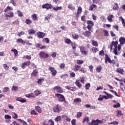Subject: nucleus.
Here are the masks:
<instances>
[{
	"instance_id": "1",
	"label": "nucleus",
	"mask_w": 125,
	"mask_h": 125,
	"mask_svg": "<svg viewBox=\"0 0 125 125\" xmlns=\"http://www.w3.org/2000/svg\"><path fill=\"white\" fill-rule=\"evenodd\" d=\"M55 96L56 97H57L60 102H64V103H66V102H67L64 95L61 94L57 93L55 94Z\"/></svg>"
},
{
	"instance_id": "2",
	"label": "nucleus",
	"mask_w": 125,
	"mask_h": 125,
	"mask_svg": "<svg viewBox=\"0 0 125 125\" xmlns=\"http://www.w3.org/2000/svg\"><path fill=\"white\" fill-rule=\"evenodd\" d=\"M53 111L54 113H58V114H59L62 111V106L59 104H58L53 107Z\"/></svg>"
},
{
	"instance_id": "3",
	"label": "nucleus",
	"mask_w": 125,
	"mask_h": 125,
	"mask_svg": "<svg viewBox=\"0 0 125 125\" xmlns=\"http://www.w3.org/2000/svg\"><path fill=\"white\" fill-rule=\"evenodd\" d=\"M105 63L106 64L107 62H108L110 64H113L115 65L116 64V61L114 60H111L109 56L107 54H105Z\"/></svg>"
},
{
	"instance_id": "4",
	"label": "nucleus",
	"mask_w": 125,
	"mask_h": 125,
	"mask_svg": "<svg viewBox=\"0 0 125 125\" xmlns=\"http://www.w3.org/2000/svg\"><path fill=\"white\" fill-rule=\"evenodd\" d=\"M39 56L40 58H43V59H46V58H48V57H49L48 54L44 51L40 52L39 53Z\"/></svg>"
},
{
	"instance_id": "5",
	"label": "nucleus",
	"mask_w": 125,
	"mask_h": 125,
	"mask_svg": "<svg viewBox=\"0 0 125 125\" xmlns=\"http://www.w3.org/2000/svg\"><path fill=\"white\" fill-rule=\"evenodd\" d=\"M82 12H83V8L81 6H79L77 9V12L75 13V17L77 18V20H78L79 17H80V15L82 14Z\"/></svg>"
},
{
	"instance_id": "6",
	"label": "nucleus",
	"mask_w": 125,
	"mask_h": 125,
	"mask_svg": "<svg viewBox=\"0 0 125 125\" xmlns=\"http://www.w3.org/2000/svg\"><path fill=\"white\" fill-rule=\"evenodd\" d=\"M42 8H43V9H45L47 10H48L49 9H51L52 8H53V6L51 4L46 3L42 5Z\"/></svg>"
},
{
	"instance_id": "7",
	"label": "nucleus",
	"mask_w": 125,
	"mask_h": 125,
	"mask_svg": "<svg viewBox=\"0 0 125 125\" xmlns=\"http://www.w3.org/2000/svg\"><path fill=\"white\" fill-rule=\"evenodd\" d=\"M87 25V28L89 31H92L91 30V28L93 27L94 25V23H93V21H86Z\"/></svg>"
},
{
	"instance_id": "8",
	"label": "nucleus",
	"mask_w": 125,
	"mask_h": 125,
	"mask_svg": "<svg viewBox=\"0 0 125 125\" xmlns=\"http://www.w3.org/2000/svg\"><path fill=\"white\" fill-rule=\"evenodd\" d=\"M48 70L50 71L51 74L53 77H55V76L57 75V71L54 69V67L49 66Z\"/></svg>"
},
{
	"instance_id": "9",
	"label": "nucleus",
	"mask_w": 125,
	"mask_h": 125,
	"mask_svg": "<svg viewBox=\"0 0 125 125\" xmlns=\"http://www.w3.org/2000/svg\"><path fill=\"white\" fill-rule=\"evenodd\" d=\"M80 51L83 55H87L88 54V51L86 50V49H85V47L83 46H81L80 47Z\"/></svg>"
},
{
	"instance_id": "10",
	"label": "nucleus",
	"mask_w": 125,
	"mask_h": 125,
	"mask_svg": "<svg viewBox=\"0 0 125 125\" xmlns=\"http://www.w3.org/2000/svg\"><path fill=\"white\" fill-rule=\"evenodd\" d=\"M53 89V90H56L57 92L59 93H63V89L59 86H55Z\"/></svg>"
},
{
	"instance_id": "11",
	"label": "nucleus",
	"mask_w": 125,
	"mask_h": 125,
	"mask_svg": "<svg viewBox=\"0 0 125 125\" xmlns=\"http://www.w3.org/2000/svg\"><path fill=\"white\" fill-rule=\"evenodd\" d=\"M99 124H103V121L97 119L96 120H92L91 122V125H98Z\"/></svg>"
},
{
	"instance_id": "12",
	"label": "nucleus",
	"mask_w": 125,
	"mask_h": 125,
	"mask_svg": "<svg viewBox=\"0 0 125 125\" xmlns=\"http://www.w3.org/2000/svg\"><path fill=\"white\" fill-rule=\"evenodd\" d=\"M83 35L86 38H89L91 36V32L90 30H86L83 33Z\"/></svg>"
},
{
	"instance_id": "13",
	"label": "nucleus",
	"mask_w": 125,
	"mask_h": 125,
	"mask_svg": "<svg viewBox=\"0 0 125 125\" xmlns=\"http://www.w3.org/2000/svg\"><path fill=\"white\" fill-rule=\"evenodd\" d=\"M31 64V61H28L27 62H23L21 66V67L22 68V69H25V68H26V66H30Z\"/></svg>"
},
{
	"instance_id": "14",
	"label": "nucleus",
	"mask_w": 125,
	"mask_h": 125,
	"mask_svg": "<svg viewBox=\"0 0 125 125\" xmlns=\"http://www.w3.org/2000/svg\"><path fill=\"white\" fill-rule=\"evenodd\" d=\"M36 34L39 39H42V38H43L44 36H45V34L42 32H38L36 33Z\"/></svg>"
},
{
	"instance_id": "15",
	"label": "nucleus",
	"mask_w": 125,
	"mask_h": 125,
	"mask_svg": "<svg viewBox=\"0 0 125 125\" xmlns=\"http://www.w3.org/2000/svg\"><path fill=\"white\" fill-rule=\"evenodd\" d=\"M116 72L121 75H124V74H125V70L123 68H118L116 69Z\"/></svg>"
},
{
	"instance_id": "16",
	"label": "nucleus",
	"mask_w": 125,
	"mask_h": 125,
	"mask_svg": "<svg viewBox=\"0 0 125 125\" xmlns=\"http://www.w3.org/2000/svg\"><path fill=\"white\" fill-rule=\"evenodd\" d=\"M119 42L120 44L123 45V44H125V38L121 37L119 38Z\"/></svg>"
},
{
	"instance_id": "17",
	"label": "nucleus",
	"mask_w": 125,
	"mask_h": 125,
	"mask_svg": "<svg viewBox=\"0 0 125 125\" xmlns=\"http://www.w3.org/2000/svg\"><path fill=\"white\" fill-rule=\"evenodd\" d=\"M17 101H19L20 102H21V103H25L27 102L26 100H25L21 97H18L16 99Z\"/></svg>"
},
{
	"instance_id": "18",
	"label": "nucleus",
	"mask_w": 125,
	"mask_h": 125,
	"mask_svg": "<svg viewBox=\"0 0 125 125\" xmlns=\"http://www.w3.org/2000/svg\"><path fill=\"white\" fill-rule=\"evenodd\" d=\"M38 73L39 72L37 70V69H34L32 73L31 74V76L32 77H37Z\"/></svg>"
},
{
	"instance_id": "19",
	"label": "nucleus",
	"mask_w": 125,
	"mask_h": 125,
	"mask_svg": "<svg viewBox=\"0 0 125 125\" xmlns=\"http://www.w3.org/2000/svg\"><path fill=\"white\" fill-rule=\"evenodd\" d=\"M62 118L65 120V121H66V122H68V123L71 122V119L70 117L67 116L65 115H63L62 116Z\"/></svg>"
},
{
	"instance_id": "20",
	"label": "nucleus",
	"mask_w": 125,
	"mask_h": 125,
	"mask_svg": "<svg viewBox=\"0 0 125 125\" xmlns=\"http://www.w3.org/2000/svg\"><path fill=\"white\" fill-rule=\"evenodd\" d=\"M14 16V13L13 12H11L10 13L8 14H5V17H9V18H12Z\"/></svg>"
},
{
	"instance_id": "21",
	"label": "nucleus",
	"mask_w": 125,
	"mask_h": 125,
	"mask_svg": "<svg viewBox=\"0 0 125 125\" xmlns=\"http://www.w3.org/2000/svg\"><path fill=\"white\" fill-rule=\"evenodd\" d=\"M9 10H13V7L10 6H7V7L4 10V12L6 13V12L9 11Z\"/></svg>"
},
{
	"instance_id": "22",
	"label": "nucleus",
	"mask_w": 125,
	"mask_h": 125,
	"mask_svg": "<svg viewBox=\"0 0 125 125\" xmlns=\"http://www.w3.org/2000/svg\"><path fill=\"white\" fill-rule=\"evenodd\" d=\"M80 68H81V66H80L78 64H75L74 66V72H78V71H79V70H80Z\"/></svg>"
},
{
	"instance_id": "23",
	"label": "nucleus",
	"mask_w": 125,
	"mask_h": 125,
	"mask_svg": "<svg viewBox=\"0 0 125 125\" xmlns=\"http://www.w3.org/2000/svg\"><path fill=\"white\" fill-rule=\"evenodd\" d=\"M96 7H97V6L94 3H93L90 5L89 7V10H90V11H92V10H93V8H96Z\"/></svg>"
},
{
	"instance_id": "24",
	"label": "nucleus",
	"mask_w": 125,
	"mask_h": 125,
	"mask_svg": "<svg viewBox=\"0 0 125 125\" xmlns=\"http://www.w3.org/2000/svg\"><path fill=\"white\" fill-rule=\"evenodd\" d=\"M35 109L36 111H37V112L40 113V114L42 112V108L39 106H35Z\"/></svg>"
},
{
	"instance_id": "25",
	"label": "nucleus",
	"mask_w": 125,
	"mask_h": 125,
	"mask_svg": "<svg viewBox=\"0 0 125 125\" xmlns=\"http://www.w3.org/2000/svg\"><path fill=\"white\" fill-rule=\"evenodd\" d=\"M17 42H19L20 43H22L23 45H25L26 42L24 41L22 39H18L17 40Z\"/></svg>"
},
{
	"instance_id": "26",
	"label": "nucleus",
	"mask_w": 125,
	"mask_h": 125,
	"mask_svg": "<svg viewBox=\"0 0 125 125\" xmlns=\"http://www.w3.org/2000/svg\"><path fill=\"white\" fill-rule=\"evenodd\" d=\"M71 46L72 47L73 50H76V48H77V47L78 46V44L76 43L75 42H72L71 43Z\"/></svg>"
},
{
	"instance_id": "27",
	"label": "nucleus",
	"mask_w": 125,
	"mask_h": 125,
	"mask_svg": "<svg viewBox=\"0 0 125 125\" xmlns=\"http://www.w3.org/2000/svg\"><path fill=\"white\" fill-rule=\"evenodd\" d=\"M114 15H110L107 17V20L109 21V22H113V19L112 18H114Z\"/></svg>"
},
{
	"instance_id": "28",
	"label": "nucleus",
	"mask_w": 125,
	"mask_h": 125,
	"mask_svg": "<svg viewBox=\"0 0 125 125\" xmlns=\"http://www.w3.org/2000/svg\"><path fill=\"white\" fill-rule=\"evenodd\" d=\"M91 51H92L93 53H96V52H98V51H99V50L98 49V48L95 47H93L91 49Z\"/></svg>"
},
{
	"instance_id": "29",
	"label": "nucleus",
	"mask_w": 125,
	"mask_h": 125,
	"mask_svg": "<svg viewBox=\"0 0 125 125\" xmlns=\"http://www.w3.org/2000/svg\"><path fill=\"white\" fill-rule=\"evenodd\" d=\"M102 70V66L101 65H99L96 68V71L97 73H100Z\"/></svg>"
},
{
	"instance_id": "30",
	"label": "nucleus",
	"mask_w": 125,
	"mask_h": 125,
	"mask_svg": "<svg viewBox=\"0 0 125 125\" xmlns=\"http://www.w3.org/2000/svg\"><path fill=\"white\" fill-rule=\"evenodd\" d=\"M11 51H12V52H14L15 57H17V56L18 55V51H17L16 49L13 48L11 49Z\"/></svg>"
},
{
	"instance_id": "31",
	"label": "nucleus",
	"mask_w": 125,
	"mask_h": 125,
	"mask_svg": "<svg viewBox=\"0 0 125 125\" xmlns=\"http://www.w3.org/2000/svg\"><path fill=\"white\" fill-rule=\"evenodd\" d=\"M81 101H82V99L77 98L74 100L73 102L74 103L79 104L81 103Z\"/></svg>"
},
{
	"instance_id": "32",
	"label": "nucleus",
	"mask_w": 125,
	"mask_h": 125,
	"mask_svg": "<svg viewBox=\"0 0 125 125\" xmlns=\"http://www.w3.org/2000/svg\"><path fill=\"white\" fill-rule=\"evenodd\" d=\"M29 35H35L36 34V31L33 29H30L28 30Z\"/></svg>"
},
{
	"instance_id": "33",
	"label": "nucleus",
	"mask_w": 125,
	"mask_h": 125,
	"mask_svg": "<svg viewBox=\"0 0 125 125\" xmlns=\"http://www.w3.org/2000/svg\"><path fill=\"white\" fill-rule=\"evenodd\" d=\"M26 97H27V98H35V94L33 93H30L26 95Z\"/></svg>"
},
{
	"instance_id": "34",
	"label": "nucleus",
	"mask_w": 125,
	"mask_h": 125,
	"mask_svg": "<svg viewBox=\"0 0 125 125\" xmlns=\"http://www.w3.org/2000/svg\"><path fill=\"white\" fill-rule=\"evenodd\" d=\"M75 84L79 87V88H81L82 87V84L80 83V81L79 80H76L75 82Z\"/></svg>"
},
{
	"instance_id": "35",
	"label": "nucleus",
	"mask_w": 125,
	"mask_h": 125,
	"mask_svg": "<svg viewBox=\"0 0 125 125\" xmlns=\"http://www.w3.org/2000/svg\"><path fill=\"white\" fill-rule=\"evenodd\" d=\"M34 93L35 94V96H39V95H40V94H42V92H41V91H40L39 90H35Z\"/></svg>"
},
{
	"instance_id": "36",
	"label": "nucleus",
	"mask_w": 125,
	"mask_h": 125,
	"mask_svg": "<svg viewBox=\"0 0 125 125\" xmlns=\"http://www.w3.org/2000/svg\"><path fill=\"white\" fill-rule=\"evenodd\" d=\"M61 118L62 117L61 116H57L55 119V122H56L57 123L60 122L61 121Z\"/></svg>"
},
{
	"instance_id": "37",
	"label": "nucleus",
	"mask_w": 125,
	"mask_h": 125,
	"mask_svg": "<svg viewBox=\"0 0 125 125\" xmlns=\"http://www.w3.org/2000/svg\"><path fill=\"white\" fill-rule=\"evenodd\" d=\"M65 43H67V44H71L72 42L70 40L69 38H66L65 40Z\"/></svg>"
},
{
	"instance_id": "38",
	"label": "nucleus",
	"mask_w": 125,
	"mask_h": 125,
	"mask_svg": "<svg viewBox=\"0 0 125 125\" xmlns=\"http://www.w3.org/2000/svg\"><path fill=\"white\" fill-rule=\"evenodd\" d=\"M114 4H115L116 6H114L112 8L113 10H119V4L117 3H114Z\"/></svg>"
},
{
	"instance_id": "39",
	"label": "nucleus",
	"mask_w": 125,
	"mask_h": 125,
	"mask_svg": "<svg viewBox=\"0 0 125 125\" xmlns=\"http://www.w3.org/2000/svg\"><path fill=\"white\" fill-rule=\"evenodd\" d=\"M104 94L107 96V98H110V99L113 98V95L108 94V93H107L106 91H104Z\"/></svg>"
},
{
	"instance_id": "40",
	"label": "nucleus",
	"mask_w": 125,
	"mask_h": 125,
	"mask_svg": "<svg viewBox=\"0 0 125 125\" xmlns=\"http://www.w3.org/2000/svg\"><path fill=\"white\" fill-rule=\"evenodd\" d=\"M44 81V79L43 78H40L38 80V81L37 83H38V84H42V82Z\"/></svg>"
},
{
	"instance_id": "41",
	"label": "nucleus",
	"mask_w": 125,
	"mask_h": 125,
	"mask_svg": "<svg viewBox=\"0 0 125 125\" xmlns=\"http://www.w3.org/2000/svg\"><path fill=\"white\" fill-rule=\"evenodd\" d=\"M79 38H80V36H79L78 34H74L72 35V39H73V40H78Z\"/></svg>"
},
{
	"instance_id": "42",
	"label": "nucleus",
	"mask_w": 125,
	"mask_h": 125,
	"mask_svg": "<svg viewBox=\"0 0 125 125\" xmlns=\"http://www.w3.org/2000/svg\"><path fill=\"white\" fill-rule=\"evenodd\" d=\"M68 8H69V9H70V10H75L76 9L75 7L73 6L72 4H69L68 5Z\"/></svg>"
},
{
	"instance_id": "43",
	"label": "nucleus",
	"mask_w": 125,
	"mask_h": 125,
	"mask_svg": "<svg viewBox=\"0 0 125 125\" xmlns=\"http://www.w3.org/2000/svg\"><path fill=\"white\" fill-rule=\"evenodd\" d=\"M32 18L34 21H37V20H38V16H37V14H34L32 16Z\"/></svg>"
},
{
	"instance_id": "44",
	"label": "nucleus",
	"mask_w": 125,
	"mask_h": 125,
	"mask_svg": "<svg viewBox=\"0 0 125 125\" xmlns=\"http://www.w3.org/2000/svg\"><path fill=\"white\" fill-rule=\"evenodd\" d=\"M30 114L33 116H37V115H38V112L35 110H32L30 111Z\"/></svg>"
},
{
	"instance_id": "45",
	"label": "nucleus",
	"mask_w": 125,
	"mask_h": 125,
	"mask_svg": "<svg viewBox=\"0 0 125 125\" xmlns=\"http://www.w3.org/2000/svg\"><path fill=\"white\" fill-rule=\"evenodd\" d=\"M92 45H93L94 46L97 47L98 46V42H97V41L92 40Z\"/></svg>"
},
{
	"instance_id": "46",
	"label": "nucleus",
	"mask_w": 125,
	"mask_h": 125,
	"mask_svg": "<svg viewBox=\"0 0 125 125\" xmlns=\"http://www.w3.org/2000/svg\"><path fill=\"white\" fill-rule=\"evenodd\" d=\"M68 77H69V74H63L61 75V79H63L64 80H65V79H67Z\"/></svg>"
},
{
	"instance_id": "47",
	"label": "nucleus",
	"mask_w": 125,
	"mask_h": 125,
	"mask_svg": "<svg viewBox=\"0 0 125 125\" xmlns=\"http://www.w3.org/2000/svg\"><path fill=\"white\" fill-rule=\"evenodd\" d=\"M53 10L57 11V10H61L62 9V6H57L56 7H54L53 8Z\"/></svg>"
},
{
	"instance_id": "48",
	"label": "nucleus",
	"mask_w": 125,
	"mask_h": 125,
	"mask_svg": "<svg viewBox=\"0 0 125 125\" xmlns=\"http://www.w3.org/2000/svg\"><path fill=\"white\" fill-rule=\"evenodd\" d=\"M103 32L104 33V37H109V33H108V31H107V30H104Z\"/></svg>"
},
{
	"instance_id": "49",
	"label": "nucleus",
	"mask_w": 125,
	"mask_h": 125,
	"mask_svg": "<svg viewBox=\"0 0 125 125\" xmlns=\"http://www.w3.org/2000/svg\"><path fill=\"white\" fill-rule=\"evenodd\" d=\"M17 120L19 121V122H21V123H23L22 125H28V124L27 123V122L25 121H24V120H22L20 119H18Z\"/></svg>"
},
{
	"instance_id": "50",
	"label": "nucleus",
	"mask_w": 125,
	"mask_h": 125,
	"mask_svg": "<svg viewBox=\"0 0 125 125\" xmlns=\"http://www.w3.org/2000/svg\"><path fill=\"white\" fill-rule=\"evenodd\" d=\"M23 35H25V32L21 31V32L18 33L17 36L18 37H21V36H23Z\"/></svg>"
},
{
	"instance_id": "51",
	"label": "nucleus",
	"mask_w": 125,
	"mask_h": 125,
	"mask_svg": "<svg viewBox=\"0 0 125 125\" xmlns=\"http://www.w3.org/2000/svg\"><path fill=\"white\" fill-rule=\"evenodd\" d=\"M123 115H124L123 113H122V111L121 110H118L117 113V117H121Z\"/></svg>"
},
{
	"instance_id": "52",
	"label": "nucleus",
	"mask_w": 125,
	"mask_h": 125,
	"mask_svg": "<svg viewBox=\"0 0 125 125\" xmlns=\"http://www.w3.org/2000/svg\"><path fill=\"white\" fill-rule=\"evenodd\" d=\"M77 64H78V65H82V64H83V61L77 60Z\"/></svg>"
},
{
	"instance_id": "53",
	"label": "nucleus",
	"mask_w": 125,
	"mask_h": 125,
	"mask_svg": "<svg viewBox=\"0 0 125 125\" xmlns=\"http://www.w3.org/2000/svg\"><path fill=\"white\" fill-rule=\"evenodd\" d=\"M43 42H45V43H49V39L47 38H45L43 39Z\"/></svg>"
},
{
	"instance_id": "54",
	"label": "nucleus",
	"mask_w": 125,
	"mask_h": 125,
	"mask_svg": "<svg viewBox=\"0 0 125 125\" xmlns=\"http://www.w3.org/2000/svg\"><path fill=\"white\" fill-rule=\"evenodd\" d=\"M12 90L13 91H17L18 90V86H13L12 88Z\"/></svg>"
},
{
	"instance_id": "55",
	"label": "nucleus",
	"mask_w": 125,
	"mask_h": 125,
	"mask_svg": "<svg viewBox=\"0 0 125 125\" xmlns=\"http://www.w3.org/2000/svg\"><path fill=\"white\" fill-rule=\"evenodd\" d=\"M25 23L27 25H30V24H32V21H31L30 19H27L25 21Z\"/></svg>"
},
{
	"instance_id": "56",
	"label": "nucleus",
	"mask_w": 125,
	"mask_h": 125,
	"mask_svg": "<svg viewBox=\"0 0 125 125\" xmlns=\"http://www.w3.org/2000/svg\"><path fill=\"white\" fill-rule=\"evenodd\" d=\"M12 115L13 119H16L17 118H18V115H17V114H16L15 112H13Z\"/></svg>"
},
{
	"instance_id": "57",
	"label": "nucleus",
	"mask_w": 125,
	"mask_h": 125,
	"mask_svg": "<svg viewBox=\"0 0 125 125\" xmlns=\"http://www.w3.org/2000/svg\"><path fill=\"white\" fill-rule=\"evenodd\" d=\"M85 89H89V87H90V83H86L85 84Z\"/></svg>"
},
{
	"instance_id": "58",
	"label": "nucleus",
	"mask_w": 125,
	"mask_h": 125,
	"mask_svg": "<svg viewBox=\"0 0 125 125\" xmlns=\"http://www.w3.org/2000/svg\"><path fill=\"white\" fill-rule=\"evenodd\" d=\"M48 124H51L50 125L45 124V125H54V122L52 120L50 119L48 121Z\"/></svg>"
},
{
	"instance_id": "59",
	"label": "nucleus",
	"mask_w": 125,
	"mask_h": 125,
	"mask_svg": "<svg viewBox=\"0 0 125 125\" xmlns=\"http://www.w3.org/2000/svg\"><path fill=\"white\" fill-rule=\"evenodd\" d=\"M119 107H121V104L119 103H117L116 104L113 105L114 108H119Z\"/></svg>"
},
{
	"instance_id": "60",
	"label": "nucleus",
	"mask_w": 125,
	"mask_h": 125,
	"mask_svg": "<svg viewBox=\"0 0 125 125\" xmlns=\"http://www.w3.org/2000/svg\"><path fill=\"white\" fill-rule=\"evenodd\" d=\"M17 12L18 13V15L19 17H22L23 14L21 13V12L20 10H18Z\"/></svg>"
},
{
	"instance_id": "61",
	"label": "nucleus",
	"mask_w": 125,
	"mask_h": 125,
	"mask_svg": "<svg viewBox=\"0 0 125 125\" xmlns=\"http://www.w3.org/2000/svg\"><path fill=\"white\" fill-rule=\"evenodd\" d=\"M82 115H83V113H82V112H77V118L78 119L81 118V117H82Z\"/></svg>"
},
{
	"instance_id": "62",
	"label": "nucleus",
	"mask_w": 125,
	"mask_h": 125,
	"mask_svg": "<svg viewBox=\"0 0 125 125\" xmlns=\"http://www.w3.org/2000/svg\"><path fill=\"white\" fill-rule=\"evenodd\" d=\"M80 71L81 73H86V70L83 67L81 68Z\"/></svg>"
},
{
	"instance_id": "63",
	"label": "nucleus",
	"mask_w": 125,
	"mask_h": 125,
	"mask_svg": "<svg viewBox=\"0 0 125 125\" xmlns=\"http://www.w3.org/2000/svg\"><path fill=\"white\" fill-rule=\"evenodd\" d=\"M113 53H114L115 55H119V54H120V53L118 52L117 49H113Z\"/></svg>"
},
{
	"instance_id": "64",
	"label": "nucleus",
	"mask_w": 125,
	"mask_h": 125,
	"mask_svg": "<svg viewBox=\"0 0 125 125\" xmlns=\"http://www.w3.org/2000/svg\"><path fill=\"white\" fill-rule=\"evenodd\" d=\"M76 90H77V87L76 86L70 87V91H76Z\"/></svg>"
}]
</instances>
